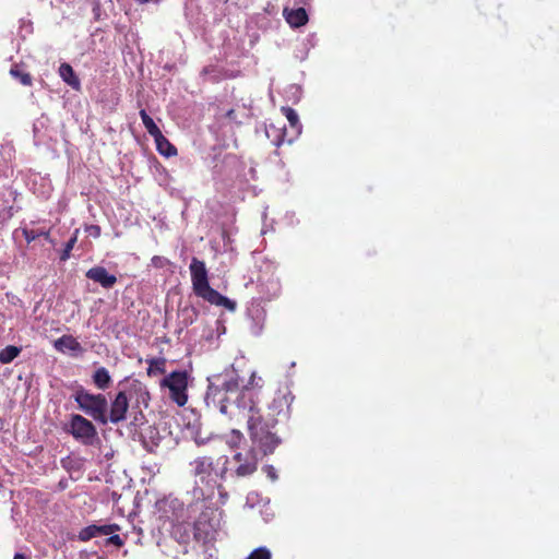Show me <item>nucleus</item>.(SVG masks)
Masks as SVG:
<instances>
[{
	"instance_id": "obj_12",
	"label": "nucleus",
	"mask_w": 559,
	"mask_h": 559,
	"mask_svg": "<svg viewBox=\"0 0 559 559\" xmlns=\"http://www.w3.org/2000/svg\"><path fill=\"white\" fill-rule=\"evenodd\" d=\"M85 276L88 280L98 283L103 288L106 289L112 288L117 283V277L114 274H109L104 266L91 267L85 273Z\"/></svg>"
},
{
	"instance_id": "obj_15",
	"label": "nucleus",
	"mask_w": 559,
	"mask_h": 559,
	"mask_svg": "<svg viewBox=\"0 0 559 559\" xmlns=\"http://www.w3.org/2000/svg\"><path fill=\"white\" fill-rule=\"evenodd\" d=\"M59 75L61 79L71 86L74 91L81 90V82L78 75L75 74L71 64L63 62L59 67Z\"/></svg>"
},
{
	"instance_id": "obj_21",
	"label": "nucleus",
	"mask_w": 559,
	"mask_h": 559,
	"mask_svg": "<svg viewBox=\"0 0 559 559\" xmlns=\"http://www.w3.org/2000/svg\"><path fill=\"white\" fill-rule=\"evenodd\" d=\"M281 111L288 120L290 128L295 130L296 135L299 134L301 131V124L299 122L298 114L295 111V109L288 106H283Z\"/></svg>"
},
{
	"instance_id": "obj_16",
	"label": "nucleus",
	"mask_w": 559,
	"mask_h": 559,
	"mask_svg": "<svg viewBox=\"0 0 559 559\" xmlns=\"http://www.w3.org/2000/svg\"><path fill=\"white\" fill-rule=\"evenodd\" d=\"M266 135L275 146H281L285 141L288 143L293 142V138L286 139L287 130L285 126L276 128L275 126L270 124L266 128Z\"/></svg>"
},
{
	"instance_id": "obj_32",
	"label": "nucleus",
	"mask_w": 559,
	"mask_h": 559,
	"mask_svg": "<svg viewBox=\"0 0 559 559\" xmlns=\"http://www.w3.org/2000/svg\"><path fill=\"white\" fill-rule=\"evenodd\" d=\"M233 432L237 435V437H241V432L239 430H233Z\"/></svg>"
},
{
	"instance_id": "obj_14",
	"label": "nucleus",
	"mask_w": 559,
	"mask_h": 559,
	"mask_svg": "<svg viewBox=\"0 0 559 559\" xmlns=\"http://www.w3.org/2000/svg\"><path fill=\"white\" fill-rule=\"evenodd\" d=\"M283 14L286 19V22L292 27H300V26L306 25L308 22V14L304 8H297V9L285 8L283 11Z\"/></svg>"
},
{
	"instance_id": "obj_19",
	"label": "nucleus",
	"mask_w": 559,
	"mask_h": 559,
	"mask_svg": "<svg viewBox=\"0 0 559 559\" xmlns=\"http://www.w3.org/2000/svg\"><path fill=\"white\" fill-rule=\"evenodd\" d=\"M92 379L95 386L99 390L108 389L111 383V377L105 367L97 368L94 371Z\"/></svg>"
},
{
	"instance_id": "obj_2",
	"label": "nucleus",
	"mask_w": 559,
	"mask_h": 559,
	"mask_svg": "<svg viewBox=\"0 0 559 559\" xmlns=\"http://www.w3.org/2000/svg\"><path fill=\"white\" fill-rule=\"evenodd\" d=\"M239 390V379L236 374H216L209 379L205 403L233 418L235 414L228 406L229 394H237Z\"/></svg>"
},
{
	"instance_id": "obj_4",
	"label": "nucleus",
	"mask_w": 559,
	"mask_h": 559,
	"mask_svg": "<svg viewBox=\"0 0 559 559\" xmlns=\"http://www.w3.org/2000/svg\"><path fill=\"white\" fill-rule=\"evenodd\" d=\"M228 457L223 455L216 460V465L212 457L200 456L193 460L190 465L192 475L198 478L197 483L214 489L218 486V480L223 479L227 473Z\"/></svg>"
},
{
	"instance_id": "obj_8",
	"label": "nucleus",
	"mask_w": 559,
	"mask_h": 559,
	"mask_svg": "<svg viewBox=\"0 0 559 559\" xmlns=\"http://www.w3.org/2000/svg\"><path fill=\"white\" fill-rule=\"evenodd\" d=\"M216 531L215 511L206 508L199 514L193 524V537L197 542L205 545L215 539Z\"/></svg>"
},
{
	"instance_id": "obj_24",
	"label": "nucleus",
	"mask_w": 559,
	"mask_h": 559,
	"mask_svg": "<svg viewBox=\"0 0 559 559\" xmlns=\"http://www.w3.org/2000/svg\"><path fill=\"white\" fill-rule=\"evenodd\" d=\"M23 236L27 243L33 242L38 237H44L47 240H50V233L49 230H40V229H23Z\"/></svg>"
},
{
	"instance_id": "obj_27",
	"label": "nucleus",
	"mask_w": 559,
	"mask_h": 559,
	"mask_svg": "<svg viewBox=\"0 0 559 559\" xmlns=\"http://www.w3.org/2000/svg\"><path fill=\"white\" fill-rule=\"evenodd\" d=\"M255 380H257L255 372H252V373H251V376H250V379H249L248 384H246V385L241 389V391H240V393H239V395H238L237 402L239 401V399H240V396H241V393H242V391H243L246 388H248V390L253 394V397L258 401V396H257V393L253 391V388H254V386H260V385H259V383H258Z\"/></svg>"
},
{
	"instance_id": "obj_31",
	"label": "nucleus",
	"mask_w": 559,
	"mask_h": 559,
	"mask_svg": "<svg viewBox=\"0 0 559 559\" xmlns=\"http://www.w3.org/2000/svg\"><path fill=\"white\" fill-rule=\"evenodd\" d=\"M13 559H28L24 554H15Z\"/></svg>"
},
{
	"instance_id": "obj_20",
	"label": "nucleus",
	"mask_w": 559,
	"mask_h": 559,
	"mask_svg": "<svg viewBox=\"0 0 559 559\" xmlns=\"http://www.w3.org/2000/svg\"><path fill=\"white\" fill-rule=\"evenodd\" d=\"M148 365L147 376L164 374L166 372V359L164 357L146 359Z\"/></svg>"
},
{
	"instance_id": "obj_6",
	"label": "nucleus",
	"mask_w": 559,
	"mask_h": 559,
	"mask_svg": "<svg viewBox=\"0 0 559 559\" xmlns=\"http://www.w3.org/2000/svg\"><path fill=\"white\" fill-rule=\"evenodd\" d=\"M121 530L120 525L116 523L111 524H91L83 527L79 534L78 538L80 542H88L92 538L98 536H108L105 540V546L114 545L117 548H121L124 545V539H122L117 532Z\"/></svg>"
},
{
	"instance_id": "obj_9",
	"label": "nucleus",
	"mask_w": 559,
	"mask_h": 559,
	"mask_svg": "<svg viewBox=\"0 0 559 559\" xmlns=\"http://www.w3.org/2000/svg\"><path fill=\"white\" fill-rule=\"evenodd\" d=\"M69 431L74 439L85 445H92L97 437V430L93 423L79 414L71 416Z\"/></svg>"
},
{
	"instance_id": "obj_22",
	"label": "nucleus",
	"mask_w": 559,
	"mask_h": 559,
	"mask_svg": "<svg viewBox=\"0 0 559 559\" xmlns=\"http://www.w3.org/2000/svg\"><path fill=\"white\" fill-rule=\"evenodd\" d=\"M22 352L21 347L8 345L0 350V362L3 365L12 362Z\"/></svg>"
},
{
	"instance_id": "obj_26",
	"label": "nucleus",
	"mask_w": 559,
	"mask_h": 559,
	"mask_svg": "<svg viewBox=\"0 0 559 559\" xmlns=\"http://www.w3.org/2000/svg\"><path fill=\"white\" fill-rule=\"evenodd\" d=\"M247 559H271V551L266 547H259Z\"/></svg>"
},
{
	"instance_id": "obj_28",
	"label": "nucleus",
	"mask_w": 559,
	"mask_h": 559,
	"mask_svg": "<svg viewBox=\"0 0 559 559\" xmlns=\"http://www.w3.org/2000/svg\"><path fill=\"white\" fill-rule=\"evenodd\" d=\"M85 231L88 234V236L98 238L100 236L102 229L98 225H88L85 227Z\"/></svg>"
},
{
	"instance_id": "obj_10",
	"label": "nucleus",
	"mask_w": 559,
	"mask_h": 559,
	"mask_svg": "<svg viewBox=\"0 0 559 559\" xmlns=\"http://www.w3.org/2000/svg\"><path fill=\"white\" fill-rule=\"evenodd\" d=\"M234 460L238 463L235 471L238 477L250 476L258 468V457L254 449H250L245 454L241 452L236 453Z\"/></svg>"
},
{
	"instance_id": "obj_30",
	"label": "nucleus",
	"mask_w": 559,
	"mask_h": 559,
	"mask_svg": "<svg viewBox=\"0 0 559 559\" xmlns=\"http://www.w3.org/2000/svg\"><path fill=\"white\" fill-rule=\"evenodd\" d=\"M135 1L140 4H145V3H150V2L158 3L159 0H135Z\"/></svg>"
},
{
	"instance_id": "obj_5",
	"label": "nucleus",
	"mask_w": 559,
	"mask_h": 559,
	"mask_svg": "<svg viewBox=\"0 0 559 559\" xmlns=\"http://www.w3.org/2000/svg\"><path fill=\"white\" fill-rule=\"evenodd\" d=\"M74 401L78 403L81 411L90 415L96 421L106 425L107 419V399L104 394L90 393L84 388H80L75 391Z\"/></svg>"
},
{
	"instance_id": "obj_11",
	"label": "nucleus",
	"mask_w": 559,
	"mask_h": 559,
	"mask_svg": "<svg viewBox=\"0 0 559 559\" xmlns=\"http://www.w3.org/2000/svg\"><path fill=\"white\" fill-rule=\"evenodd\" d=\"M129 409V400L126 392L120 391L116 394L115 399L110 403L109 415H107L108 421L111 424H119L127 418V412Z\"/></svg>"
},
{
	"instance_id": "obj_17",
	"label": "nucleus",
	"mask_w": 559,
	"mask_h": 559,
	"mask_svg": "<svg viewBox=\"0 0 559 559\" xmlns=\"http://www.w3.org/2000/svg\"><path fill=\"white\" fill-rule=\"evenodd\" d=\"M25 68L24 63H14L10 69V75L17 80L22 85L31 86L33 84V79Z\"/></svg>"
},
{
	"instance_id": "obj_3",
	"label": "nucleus",
	"mask_w": 559,
	"mask_h": 559,
	"mask_svg": "<svg viewBox=\"0 0 559 559\" xmlns=\"http://www.w3.org/2000/svg\"><path fill=\"white\" fill-rule=\"evenodd\" d=\"M192 288L198 297L203 298L211 305L222 306L229 310H235L236 302L223 296L209 283L207 270L204 261L193 257L189 266Z\"/></svg>"
},
{
	"instance_id": "obj_18",
	"label": "nucleus",
	"mask_w": 559,
	"mask_h": 559,
	"mask_svg": "<svg viewBox=\"0 0 559 559\" xmlns=\"http://www.w3.org/2000/svg\"><path fill=\"white\" fill-rule=\"evenodd\" d=\"M154 141L159 154L166 157L175 156L177 154L176 146L173 145L162 132L154 136Z\"/></svg>"
},
{
	"instance_id": "obj_13",
	"label": "nucleus",
	"mask_w": 559,
	"mask_h": 559,
	"mask_svg": "<svg viewBox=\"0 0 559 559\" xmlns=\"http://www.w3.org/2000/svg\"><path fill=\"white\" fill-rule=\"evenodd\" d=\"M55 348L58 352L64 353L66 350L82 354L84 352L81 343L72 335H62L55 341Z\"/></svg>"
},
{
	"instance_id": "obj_25",
	"label": "nucleus",
	"mask_w": 559,
	"mask_h": 559,
	"mask_svg": "<svg viewBox=\"0 0 559 559\" xmlns=\"http://www.w3.org/2000/svg\"><path fill=\"white\" fill-rule=\"evenodd\" d=\"M78 235H79V229H75L72 237L66 242L64 248L60 254L61 261H67L70 258L71 251L78 241Z\"/></svg>"
},
{
	"instance_id": "obj_1",
	"label": "nucleus",
	"mask_w": 559,
	"mask_h": 559,
	"mask_svg": "<svg viewBox=\"0 0 559 559\" xmlns=\"http://www.w3.org/2000/svg\"><path fill=\"white\" fill-rule=\"evenodd\" d=\"M294 399L287 385L280 386L267 405V414L264 416L259 402L248 388L242 391L236 408L247 420V429L253 447L258 448L263 455L272 454L282 442L273 429L280 420L289 418Z\"/></svg>"
},
{
	"instance_id": "obj_23",
	"label": "nucleus",
	"mask_w": 559,
	"mask_h": 559,
	"mask_svg": "<svg viewBox=\"0 0 559 559\" xmlns=\"http://www.w3.org/2000/svg\"><path fill=\"white\" fill-rule=\"evenodd\" d=\"M140 117L142 119V122L147 131V133L151 136L157 135L160 131V129L157 127V124L154 122V120L148 116L145 109L140 110Z\"/></svg>"
},
{
	"instance_id": "obj_7",
	"label": "nucleus",
	"mask_w": 559,
	"mask_h": 559,
	"mask_svg": "<svg viewBox=\"0 0 559 559\" xmlns=\"http://www.w3.org/2000/svg\"><path fill=\"white\" fill-rule=\"evenodd\" d=\"M189 373L186 370L170 372L160 381L162 388L169 390V396L178 406H185L188 402Z\"/></svg>"
},
{
	"instance_id": "obj_29",
	"label": "nucleus",
	"mask_w": 559,
	"mask_h": 559,
	"mask_svg": "<svg viewBox=\"0 0 559 559\" xmlns=\"http://www.w3.org/2000/svg\"><path fill=\"white\" fill-rule=\"evenodd\" d=\"M226 117L230 120H234L236 118V111L235 109H229L227 112H226Z\"/></svg>"
}]
</instances>
